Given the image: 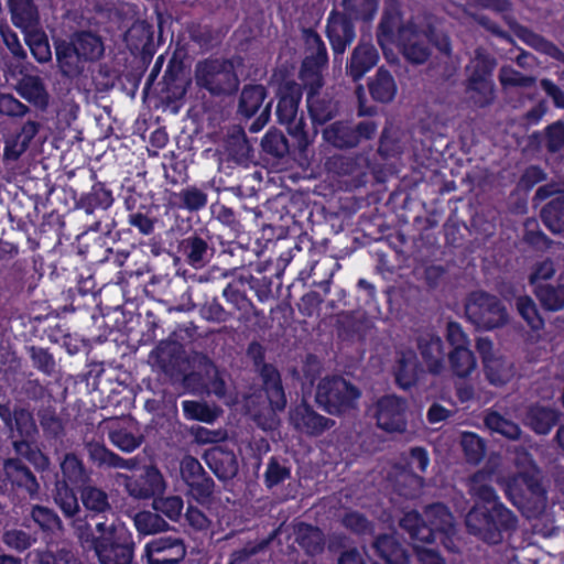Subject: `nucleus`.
<instances>
[{
    "label": "nucleus",
    "mask_w": 564,
    "mask_h": 564,
    "mask_svg": "<svg viewBox=\"0 0 564 564\" xmlns=\"http://www.w3.org/2000/svg\"><path fill=\"white\" fill-rule=\"evenodd\" d=\"M79 491L82 505L86 517L96 518L111 511L108 494L93 485H85Z\"/></svg>",
    "instance_id": "obj_43"
},
{
    "label": "nucleus",
    "mask_w": 564,
    "mask_h": 564,
    "mask_svg": "<svg viewBox=\"0 0 564 564\" xmlns=\"http://www.w3.org/2000/svg\"><path fill=\"white\" fill-rule=\"evenodd\" d=\"M61 473L55 476L53 499L66 519L80 520V506L76 490L89 480L83 460L74 453L65 454Z\"/></svg>",
    "instance_id": "obj_4"
},
{
    "label": "nucleus",
    "mask_w": 564,
    "mask_h": 564,
    "mask_svg": "<svg viewBox=\"0 0 564 564\" xmlns=\"http://www.w3.org/2000/svg\"><path fill=\"white\" fill-rule=\"evenodd\" d=\"M416 347L429 372L442 373L447 352L441 336L433 332H422L416 337Z\"/></svg>",
    "instance_id": "obj_26"
},
{
    "label": "nucleus",
    "mask_w": 564,
    "mask_h": 564,
    "mask_svg": "<svg viewBox=\"0 0 564 564\" xmlns=\"http://www.w3.org/2000/svg\"><path fill=\"white\" fill-rule=\"evenodd\" d=\"M170 203L177 209L198 213L207 206L208 194L204 188L196 185H187L180 192L172 193Z\"/></svg>",
    "instance_id": "obj_40"
},
{
    "label": "nucleus",
    "mask_w": 564,
    "mask_h": 564,
    "mask_svg": "<svg viewBox=\"0 0 564 564\" xmlns=\"http://www.w3.org/2000/svg\"><path fill=\"white\" fill-rule=\"evenodd\" d=\"M154 26L147 21H135L124 34L127 46L133 54H140L141 62L148 66L156 53Z\"/></svg>",
    "instance_id": "obj_22"
},
{
    "label": "nucleus",
    "mask_w": 564,
    "mask_h": 564,
    "mask_svg": "<svg viewBox=\"0 0 564 564\" xmlns=\"http://www.w3.org/2000/svg\"><path fill=\"white\" fill-rule=\"evenodd\" d=\"M290 262L289 254H281L276 262L271 259L264 261H257L256 263H250L251 271L257 273H270V275H263L262 278H256L250 275L248 283L251 290L254 291L258 300L260 302L267 301L272 293V278H280L284 268Z\"/></svg>",
    "instance_id": "obj_21"
},
{
    "label": "nucleus",
    "mask_w": 564,
    "mask_h": 564,
    "mask_svg": "<svg viewBox=\"0 0 564 564\" xmlns=\"http://www.w3.org/2000/svg\"><path fill=\"white\" fill-rule=\"evenodd\" d=\"M195 83L213 97H230L240 85L232 61L224 57L199 61L195 66Z\"/></svg>",
    "instance_id": "obj_7"
},
{
    "label": "nucleus",
    "mask_w": 564,
    "mask_h": 564,
    "mask_svg": "<svg viewBox=\"0 0 564 564\" xmlns=\"http://www.w3.org/2000/svg\"><path fill=\"white\" fill-rule=\"evenodd\" d=\"M25 42L31 54L39 63H46L52 58L48 39L43 31L37 29L24 32Z\"/></svg>",
    "instance_id": "obj_62"
},
{
    "label": "nucleus",
    "mask_w": 564,
    "mask_h": 564,
    "mask_svg": "<svg viewBox=\"0 0 564 564\" xmlns=\"http://www.w3.org/2000/svg\"><path fill=\"white\" fill-rule=\"evenodd\" d=\"M542 307L549 312H557L564 308V284L556 285L544 283L538 285L534 291Z\"/></svg>",
    "instance_id": "obj_56"
},
{
    "label": "nucleus",
    "mask_w": 564,
    "mask_h": 564,
    "mask_svg": "<svg viewBox=\"0 0 564 564\" xmlns=\"http://www.w3.org/2000/svg\"><path fill=\"white\" fill-rule=\"evenodd\" d=\"M377 426L387 433H404L408 426V402L395 394H386L375 404Z\"/></svg>",
    "instance_id": "obj_17"
},
{
    "label": "nucleus",
    "mask_w": 564,
    "mask_h": 564,
    "mask_svg": "<svg viewBox=\"0 0 564 564\" xmlns=\"http://www.w3.org/2000/svg\"><path fill=\"white\" fill-rule=\"evenodd\" d=\"M133 523L140 534H154L169 530L166 520L156 511H139L133 518Z\"/></svg>",
    "instance_id": "obj_59"
},
{
    "label": "nucleus",
    "mask_w": 564,
    "mask_h": 564,
    "mask_svg": "<svg viewBox=\"0 0 564 564\" xmlns=\"http://www.w3.org/2000/svg\"><path fill=\"white\" fill-rule=\"evenodd\" d=\"M250 145L245 130L240 126H231L227 129L223 139L216 148L220 163L242 164L248 161L250 154Z\"/></svg>",
    "instance_id": "obj_20"
},
{
    "label": "nucleus",
    "mask_w": 564,
    "mask_h": 564,
    "mask_svg": "<svg viewBox=\"0 0 564 564\" xmlns=\"http://www.w3.org/2000/svg\"><path fill=\"white\" fill-rule=\"evenodd\" d=\"M56 64L63 77L76 79L83 75L86 68L85 61L73 44L65 40L55 42Z\"/></svg>",
    "instance_id": "obj_33"
},
{
    "label": "nucleus",
    "mask_w": 564,
    "mask_h": 564,
    "mask_svg": "<svg viewBox=\"0 0 564 564\" xmlns=\"http://www.w3.org/2000/svg\"><path fill=\"white\" fill-rule=\"evenodd\" d=\"M199 316L210 323H226L234 318V312L224 307L217 296L206 297L199 307Z\"/></svg>",
    "instance_id": "obj_63"
},
{
    "label": "nucleus",
    "mask_w": 564,
    "mask_h": 564,
    "mask_svg": "<svg viewBox=\"0 0 564 564\" xmlns=\"http://www.w3.org/2000/svg\"><path fill=\"white\" fill-rule=\"evenodd\" d=\"M376 37L382 50L389 45L398 46L402 56L413 65L424 64L432 54L426 29L420 26L413 18L404 21L397 2L386 4L376 30Z\"/></svg>",
    "instance_id": "obj_2"
},
{
    "label": "nucleus",
    "mask_w": 564,
    "mask_h": 564,
    "mask_svg": "<svg viewBox=\"0 0 564 564\" xmlns=\"http://www.w3.org/2000/svg\"><path fill=\"white\" fill-rule=\"evenodd\" d=\"M260 376L270 406L275 411L284 410L286 397L279 370L271 364H263Z\"/></svg>",
    "instance_id": "obj_38"
},
{
    "label": "nucleus",
    "mask_w": 564,
    "mask_h": 564,
    "mask_svg": "<svg viewBox=\"0 0 564 564\" xmlns=\"http://www.w3.org/2000/svg\"><path fill=\"white\" fill-rule=\"evenodd\" d=\"M40 484L35 475L20 458H7L0 469V495L21 502L36 498Z\"/></svg>",
    "instance_id": "obj_8"
},
{
    "label": "nucleus",
    "mask_w": 564,
    "mask_h": 564,
    "mask_svg": "<svg viewBox=\"0 0 564 564\" xmlns=\"http://www.w3.org/2000/svg\"><path fill=\"white\" fill-rule=\"evenodd\" d=\"M37 564H84L72 550L63 546L52 550L50 547L35 551Z\"/></svg>",
    "instance_id": "obj_60"
},
{
    "label": "nucleus",
    "mask_w": 564,
    "mask_h": 564,
    "mask_svg": "<svg viewBox=\"0 0 564 564\" xmlns=\"http://www.w3.org/2000/svg\"><path fill=\"white\" fill-rule=\"evenodd\" d=\"M85 451L89 463L102 470L124 469L133 470L139 466V459L135 457L123 458L117 453L109 449L105 443L99 441H90L85 443Z\"/></svg>",
    "instance_id": "obj_25"
},
{
    "label": "nucleus",
    "mask_w": 564,
    "mask_h": 564,
    "mask_svg": "<svg viewBox=\"0 0 564 564\" xmlns=\"http://www.w3.org/2000/svg\"><path fill=\"white\" fill-rule=\"evenodd\" d=\"M9 427L13 440H36L39 436L34 415L28 408L15 406V416Z\"/></svg>",
    "instance_id": "obj_50"
},
{
    "label": "nucleus",
    "mask_w": 564,
    "mask_h": 564,
    "mask_svg": "<svg viewBox=\"0 0 564 564\" xmlns=\"http://www.w3.org/2000/svg\"><path fill=\"white\" fill-rule=\"evenodd\" d=\"M217 238L205 226L186 231L177 242L180 258L195 270L206 268L215 257Z\"/></svg>",
    "instance_id": "obj_11"
},
{
    "label": "nucleus",
    "mask_w": 564,
    "mask_h": 564,
    "mask_svg": "<svg viewBox=\"0 0 564 564\" xmlns=\"http://www.w3.org/2000/svg\"><path fill=\"white\" fill-rule=\"evenodd\" d=\"M506 21L512 33L525 45L540 54L564 64V52L555 43L535 33L530 28L520 24L513 18L507 19Z\"/></svg>",
    "instance_id": "obj_28"
},
{
    "label": "nucleus",
    "mask_w": 564,
    "mask_h": 564,
    "mask_svg": "<svg viewBox=\"0 0 564 564\" xmlns=\"http://www.w3.org/2000/svg\"><path fill=\"white\" fill-rule=\"evenodd\" d=\"M452 372L459 378H466L475 370L477 361L469 346L455 347L447 352Z\"/></svg>",
    "instance_id": "obj_55"
},
{
    "label": "nucleus",
    "mask_w": 564,
    "mask_h": 564,
    "mask_svg": "<svg viewBox=\"0 0 564 564\" xmlns=\"http://www.w3.org/2000/svg\"><path fill=\"white\" fill-rule=\"evenodd\" d=\"M15 91L40 110L48 107L50 94L43 79L37 75H23L15 85Z\"/></svg>",
    "instance_id": "obj_35"
},
{
    "label": "nucleus",
    "mask_w": 564,
    "mask_h": 564,
    "mask_svg": "<svg viewBox=\"0 0 564 564\" xmlns=\"http://www.w3.org/2000/svg\"><path fill=\"white\" fill-rule=\"evenodd\" d=\"M334 272L330 271L327 278L319 282L313 281L312 285L318 286L323 293L318 291H310L301 297L300 312L307 317H312L321 307L324 297L329 293Z\"/></svg>",
    "instance_id": "obj_54"
},
{
    "label": "nucleus",
    "mask_w": 564,
    "mask_h": 564,
    "mask_svg": "<svg viewBox=\"0 0 564 564\" xmlns=\"http://www.w3.org/2000/svg\"><path fill=\"white\" fill-rule=\"evenodd\" d=\"M12 447L18 455L17 458H24L34 466L37 471L48 469L51 462L36 444V440H13Z\"/></svg>",
    "instance_id": "obj_48"
},
{
    "label": "nucleus",
    "mask_w": 564,
    "mask_h": 564,
    "mask_svg": "<svg viewBox=\"0 0 564 564\" xmlns=\"http://www.w3.org/2000/svg\"><path fill=\"white\" fill-rule=\"evenodd\" d=\"M37 419L46 441L57 442L63 440L65 436V424L54 406L40 408L37 410Z\"/></svg>",
    "instance_id": "obj_47"
},
{
    "label": "nucleus",
    "mask_w": 564,
    "mask_h": 564,
    "mask_svg": "<svg viewBox=\"0 0 564 564\" xmlns=\"http://www.w3.org/2000/svg\"><path fill=\"white\" fill-rule=\"evenodd\" d=\"M295 535L296 543L307 555L315 556L324 551L325 536L318 527L300 523Z\"/></svg>",
    "instance_id": "obj_44"
},
{
    "label": "nucleus",
    "mask_w": 564,
    "mask_h": 564,
    "mask_svg": "<svg viewBox=\"0 0 564 564\" xmlns=\"http://www.w3.org/2000/svg\"><path fill=\"white\" fill-rule=\"evenodd\" d=\"M560 419L561 412L558 410L535 403L528 408L524 423L535 434L547 435Z\"/></svg>",
    "instance_id": "obj_34"
},
{
    "label": "nucleus",
    "mask_w": 564,
    "mask_h": 564,
    "mask_svg": "<svg viewBox=\"0 0 564 564\" xmlns=\"http://www.w3.org/2000/svg\"><path fill=\"white\" fill-rule=\"evenodd\" d=\"M183 414L187 420L213 423L217 420L219 411L207 402L196 400H184L182 402Z\"/></svg>",
    "instance_id": "obj_58"
},
{
    "label": "nucleus",
    "mask_w": 564,
    "mask_h": 564,
    "mask_svg": "<svg viewBox=\"0 0 564 564\" xmlns=\"http://www.w3.org/2000/svg\"><path fill=\"white\" fill-rule=\"evenodd\" d=\"M341 12L357 22L371 23L379 10V0H340Z\"/></svg>",
    "instance_id": "obj_51"
},
{
    "label": "nucleus",
    "mask_w": 564,
    "mask_h": 564,
    "mask_svg": "<svg viewBox=\"0 0 564 564\" xmlns=\"http://www.w3.org/2000/svg\"><path fill=\"white\" fill-rule=\"evenodd\" d=\"M367 86L372 100L380 104L391 102L398 93L397 82L384 66L379 67L376 74L369 77Z\"/></svg>",
    "instance_id": "obj_39"
},
{
    "label": "nucleus",
    "mask_w": 564,
    "mask_h": 564,
    "mask_svg": "<svg viewBox=\"0 0 564 564\" xmlns=\"http://www.w3.org/2000/svg\"><path fill=\"white\" fill-rule=\"evenodd\" d=\"M543 225L554 235L564 234V194L552 197L540 212Z\"/></svg>",
    "instance_id": "obj_45"
},
{
    "label": "nucleus",
    "mask_w": 564,
    "mask_h": 564,
    "mask_svg": "<svg viewBox=\"0 0 564 564\" xmlns=\"http://www.w3.org/2000/svg\"><path fill=\"white\" fill-rule=\"evenodd\" d=\"M325 139L338 149H350L359 144V139L356 137L354 126L336 121L324 133Z\"/></svg>",
    "instance_id": "obj_53"
},
{
    "label": "nucleus",
    "mask_w": 564,
    "mask_h": 564,
    "mask_svg": "<svg viewBox=\"0 0 564 564\" xmlns=\"http://www.w3.org/2000/svg\"><path fill=\"white\" fill-rule=\"evenodd\" d=\"M186 556L184 540L177 536H159L147 542L142 554L145 564H180Z\"/></svg>",
    "instance_id": "obj_19"
},
{
    "label": "nucleus",
    "mask_w": 564,
    "mask_h": 564,
    "mask_svg": "<svg viewBox=\"0 0 564 564\" xmlns=\"http://www.w3.org/2000/svg\"><path fill=\"white\" fill-rule=\"evenodd\" d=\"M497 62L485 52L477 50L475 57L467 67L469 76L467 79V90L473 93L471 98L477 107L489 106L495 99L492 73Z\"/></svg>",
    "instance_id": "obj_14"
},
{
    "label": "nucleus",
    "mask_w": 564,
    "mask_h": 564,
    "mask_svg": "<svg viewBox=\"0 0 564 564\" xmlns=\"http://www.w3.org/2000/svg\"><path fill=\"white\" fill-rule=\"evenodd\" d=\"M131 475H120L130 497L139 500L155 498L165 489V480L155 465L135 467Z\"/></svg>",
    "instance_id": "obj_15"
},
{
    "label": "nucleus",
    "mask_w": 564,
    "mask_h": 564,
    "mask_svg": "<svg viewBox=\"0 0 564 564\" xmlns=\"http://www.w3.org/2000/svg\"><path fill=\"white\" fill-rule=\"evenodd\" d=\"M69 43L74 45L86 64L97 61L104 54V43L101 39L89 31L76 33Z\"/></svg>",
    "instance_id": "obj_46"
},
{
    "label": "nucleus",
    "mask_w": 564,
    "mask_h": 564,
    "mask_svg": "<svg viewBox=\"0 0 564 564\" xmlns=\"http://www.w3.org/2000/svg\"><path fill=\"white\" fill-rule=\"evenodd\" d=\"M468 321L477 328L491 330L508 322V313L501 301L485 291L471 292L465 304Z\"/></svg>",
    "instance_id": "obj_10"
},
{
    "label": "nucleus",
    "mask_w": 564,
    "mask_h": 564,
    "mask_svg": "<svg viewBox=\"0 0 564 564\" xmlns=\"http://www.w3.org/2000/svg\"><path fill=\"white\" fill-rule=\"evenodd\" d=\"M150 358L166 375H178L186 362L183 345L172 337L162 339L150 352Z\"/></svg>",
    "instance_id": "obj_24"
},
{
    "label": "nucleus",
    "mask_w": 564,
    "mask_h": 564,
    "mask_svg": "<svg viewBox=\"0 0 564 564\" xmlns=\"http://www.w3.org/2000/svg\"><path fill=\"white\" fill-rule=\"evenodd\" d=\"M492 473L477 470L470 477V494L475 505L465 517L467 531L488 544H499L505 533L510 534L518 527L517 516L508 509L497 495L490 481Z\"/></svg>",
    "instance_id": "obj_1"
},
{
    "label": "nucleus",
    "mask_w": 564,
    "mask_h": 564,
    "mask_svg": "<svg viewBox=\"0 0 564 564\" xmlns=\"http://www.w3.org/2000/svg\"><path fill=\"white\" fill-rule=\"evenodd\" d=\"M425 520L433 525L441 535H451L455 531L454 517L448 507L442 502L429 505L424 509Z\"/></svg>",
    "instance_id": "obj_49"
},
{
    "label": "nucleus",
    "mask_w": 564,
    "mask_h": 564,
    "mask_svg": "<svg viewBox=\"0 0 564 564\" xmlns=\"http://www.w3.org/2000/svg\"><path fill=\"white\" fill-rule=\"evenodd\" d=\"M508 500L529 520L539 519L547 507V491L538 470L519 471L505 482Z\"/></svg>",
    "instance_id": "obj_6"
},
{
    "label": "nucleus",
    "mask_w": 564,
    "mask_h": 564,
    "mask_svg": "<svg viewBox=\"0 0 564 564\" xmlns=\"http://www.w3.org/2000/svg\"><path fill=\"white\" fill-rule=\"evenodd\" d=\"M290 421L296 431L310 436H319L335 425V421L318 414L306 401L290 411Z\"/></svg>",
    "instance_id": "obj_23"
},
{
    "label": "nucleus",
    "mask_w": 564,
    "mask_h": 564,
    "mask_svg": "<svg viewBox=\"0 0 564 564\" xmlns=\"http://www.w3.org/2000/svg\"><path fill=\"white\" fill-rule=\"evenodd\" d=\"M184 69V62L175 52L167 63L161 83V93L167 101L180 100L186 95Z\"/></svg>",
    "instance_id": "obj_32"
},
{
    "label": "nucleus",
    "mask_w": 564,
    "mask_h": 564,
    "mask_svg": "<svg viewBox=\"0 0 564 564\" xmlns=\"http://www.w3.org/2000/svg\"><path fill=\"white\" fill-rule=\"evenodd\" d=\"M508 500L529 520L539 519L547 507V491L538 470L519 471L505 482Z\"/></svg>",
    "instance_id": "obj_5"
},
{
    "label": "nucleus",
    "mask_w": 564,
    "mask_h": 564,
    "mask_svg": "<svg viewBox=\"0 0 564 564\" xmlns=\"http://www.w3.org/2000/svg\"><path fill=\"white\" fill-rule=\"evenodd\" d=\"M89 180L93 182L90 189L75 198V207L83 210L87 216L94 217L89 229L94 231H100L104 228L109 229L115 220L110 219V223L102 227V217L115 203L113 192L106 182L97 180L95 171H89Z\"/></svg>",
    "instance_id": "obj_13"
},
{
    "label": "nucleus",
    "mask_w": 564,
    "mask_h": 564,
    "mask_svg": "<svg viewBox=\"0 0 564 564\" xmlns=\"http://www.w3.org/2000/svg\"><path fill=\"white\" fill-rule=\"evenodd\" d=\"M203 458L219 480H230L238 474L239 464L232 449L215 445L205 451Z\"/></svg>",
    "instance_id": "obj_29"
},
{
    "label": "nucleus",
    "mask_w": 564,
    "mask_h": 564,
    "mask_svg": "<svg viewBox=\"0 0 564 564\" xmlns=\"http://www.w3.org/2000/svg\"><path fill=\"white\" fill-rule=\"evenodd\" d=\"M304 88L303 83L284 79L279 83L275 90L276 120L280 124L285 126L286 131L293 137H302L306 133L303 118L297 117Z\"/></svg>",
    "instance_id": "obj_9"
},
{
    "label": "nucleus",
    "mask_w": 564,
    "mask_h": 564,
    "mask_svg": "<svg viewBox=\"0 0 564 564\" xmlns=\"http://www.w3.org/2000/svg\"><path fill=\"white\" fill-rule=\"evenodd\" d=\"M305 42L310 54L302 61L299 77L302 82H312L315 87L324 86L323 70L329 61L327 47L313 29L305 30Z\"/></svg>",
    "instance_id": "obj_16"
},
{
    "label": "nucleus",
    "mask_w": 564,
    "mask_h": 564,
    "mask_svg": "<svg viewBox=\"0 0 564 564\" xmlns=\"http://www.w3.org/2000/svg\"><path fill=\"white\" fill-rule=\"evenodd\" d=\"M516 308L519 315L525 321L528 326L533 330H540L544 327V319L539 308L529 295H520L516 299Z\"/></svg>",
    "instance_id": "obj_61"
},
{
    "label": "nucleus",
    "mask_w": 564,
    "mask_h": 564,
    "mask_svg": "<svg viewBox=\"0 0 564 564\" xmlns=\"http://www.w3.org/2000/svg\"><path fill=\"white\" fill-rule=\"evenodd\" d=\"M76 532L82 547L93 552L98 564H132L137 544L133 533L123 523L102 521L93 528L84 521L76 527Z\"/></svg>",
    "instance_id": "obj_3"
},
{
    "label": "nucleus",
    "mask_w": 564,
    "mask_h": 564,
    "mask_svg": "<svg viewBox=\"0 0 564 564\" xmlns=\"http://www.w3.org/2000/svg\"><path fill=\"white\" fill-rule=\"evenodd\" d=\"M357 21L337 9H332L326 19L325 35L335 57L343 56L356 39Z\"/></svg>",
    "instance_id": "obj_18"
},
{
    "label": "nucleus",
    "mask_w": 564,
    "mask_h": 564,
    "mask_svg": "<svg viewBox=\"0 0 564 564\" xmlns=\"http://www.w3.org/2000/svg\"><path fill=\"white\" fill-rule=\"evenodd\" d=\"M375 554L384 564H410L409 546L394 534H379L372 542Z\"/></svg>",
    "instance_id": "obj_30"
},
{
    "label": "nucleus",
    "mask_w": 564,
    "mask_h": 564,
    "mask_svg": "<svg viewBox=\"0 0 564 564\" xmlns=\"http://www.w3.org/2000/svg\"><path fill=\"white\" fill-rule=\"evenodd\" d=\"M8 9L12 24L23 33L40 25V14L34 0H8Z\"/></svg>",
    "instance_id": "obj_37"
},
{
    "label": "nucleus",
    "mask_w": 564,
    "mask_h": 564,
    "mask_svg": "<svg viewBox=\"0 0 564 564\" xmlns=\"http://www.w3.org/2000/svg\"><path fill=\"white\" fill-rule=\"evenodd\" d=\"M379 59V51L371 40L360 39L346 63V74L354 82H359L378 64Z\"/></svg>",
    "instance_id": "obj_27"
},
{
    "label": "nucleus",
    "mask_w": 564,
    "mask_h": 564,
    "mask_svg": "<svg viewBox=\"0 0 564 564\" xmlns=\"http://www.w3.org/2000/svg\"><path fill=\"white\" fill-rule=\"evenodd\" d=\"M485 424L495 433H499L509 440H518L521 435L520 426L507 420L498 412H490L485 417Z\"/></svg>",
    "instance_id": "obj_64"
},
{
    "label": "nucleus",
    "mask_w": 564,
    "mask_h": 564,
    "mask_svg": "<svg viewBox=\"0 0 564 564\" xmlns=\"http://www.w3.org/2000/svg\"><path fill=\"white\" fill-rule=\"evenodd\" d=\"M360 391L341 377L322 379L316 389L317 404L332 415H339L355 406Z\"/></svg>",
    "instance_id": "obj_12"
},
{
    "label": "nucleus",
    "mask_w": 564,
    "mask_h": 564,
    "mask_svg": "<svg viewBox=\"0 0 564 564\" xmlns=\"http://www.w3.org/2000/svg\"><path fill=\"white\" fill-rule=\"evenodd\" d=\"M423 368L414 350L406 349L398 354L393 365L395 384L403 390H410L416 386Z\"/></svg>",
    "instance_id": "obj_31"
},
{
    "label": "nucleus",
    "mask_w": 564,
    "mask_h": 564,
    "mask_svg": "<svg viewBox=\"0 0 564 564\" xmlns=\"http://www.w3.org/2000/svg\"><path fill=\"white\" fill-rule=\"evenodd\" d=\"M306 89V105L310 117L314 123L324 124L335 116L332 100L321 97L323 86L315 87L312 82H302Z\"/></svg>",
    "instance_id": "obj_36"
},
{
    "label": "nucleus",
    "mask_w": 564,
    "mask_h": 564,
    "mask_svg": "<svg viewBox=\"0 0 564 564\" xmlns=\"http://www.w3.org/2000/svg\"><path fill=\"white\" fill-rule=\"evenodd\" d=\"M529 140L531 144H543L550 154L564 153V120L558 119L544 127L542 131H534Z\"/></svg>",
    "instance_id": "obj_41"
},
{
    "label": "nucleus",
    "mask_w": 564,
    "mask_h": 564,
    "mask_svg": "<svg viewBox=\"0 0 564 564\" xmlns=\"http://www.w3.org/2000/svg\"><path fill=\"white\" fill-rule=\"evenodd\" d=\"M267 97L268 89L262 84H246L240 91L238 115L250 119L261 109Z\"/></svg>",
    "instance_id": "obj_42"
},
{
    "label": "nucleus",
    "mask_w": 564,
    "mask_h": 564,
    "mask_svg": "<svg viewBox=\"0 0 564 564\" xmlns=\"http://www.w3.org/2000/svg\"><path fill=\"white\" fill-rule=\"evenodd\" d=\"M291 478V466L285 458L271 456L263 475V481L268 489H272Z\"/></svg>",
    "instance_id": "obj_57"
},
{
    "label": "nucleus",
    "mask_w": 564,
    "mask_h": 564,
    "mask_svg": "<svg viewBox=\"0 0 564 564\" xmlns=\"http://www.w3.org/2000/svg\"><path fill=\"white\" fill-rule=\"evenodd\" d=\"M109 442L123 453H132L144 442V436L139 431L133 432L121 425L113 426L108 431Z\"/></svg>",
    "instance_id": "obj_52"
}]
</instances>
